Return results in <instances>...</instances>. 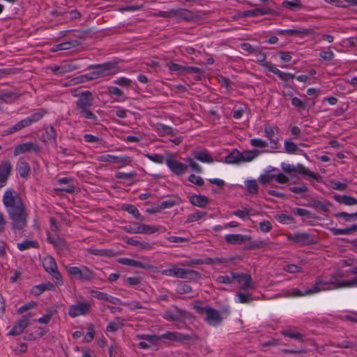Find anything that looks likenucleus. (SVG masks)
Returning <instances> with one entry per match:
<instances>
[{
    "instance_id": "1",
    "label": "nucleus",
    "mask_w": 357,
    "mask_h": 357,
    "mask_svg": "<svg viewBox=\"0 0 357 357\" xmlns=\"http://www.w3.org/2000/svg\"><path fill=\"white\" fill-rule=\"evenodd\" d=\"M3 203L11 220L13 230H22L26 226L28 213L22 198L17 192L7 190L3 196Z\"/></svg>"
},
{
    "instance_id": "2",
    "label": "nucleus",
    "mask_w": 357,
    "mask_h": 357,
    "mask_svg": "<svg viewBox=\"0 0 357 357\" xmlns=\"http://www.w3.org/2000/svg\"><path fill=\"white\" fill-rule=\"evenodd\" d=\"M344 274L342 271H337L331 275H322L317 277L314 284L310 292L314 294L322 291L334 290L341 288L357 287V275L349 280H344Z\"/></svg>"
},
{
    "instance_id": "3",
    "label": "nucleus",
    "mask_w": 357,
    "mask_h": 357,
    "mask_svg": "<svg viewBox=\"0 0 357 357\" xmlns=\"http://www.w3.org/2000/svg\"><path fill=\"white\" fill-rule=\"evenodd\" d=\"M93 100V95L89 91L81 93L76 102L75 112L84 119L96 121L97 116L91 110Z\"/></svg>"
},
{
    "instance_id": "4",
    "label": "nucleus",
    "mask_w": 357,
    "mask_h": 357,
    "mask_svg": "<svg viewBox=\"0 0 357 357\" xmlns=\"http://www.w3.org/2000/svg\"><path fill=\"white\" fill-rule=\"evenodd\" d=\"M91 68L94 69V70L89 74L82 76V79H84L86 81L114 75L119 72V68L116 66V63L112 62H107L95 66H91Z\"/></svg>"
},
{
    "instance_id": "5",
    "label": "nucleus",
    "mask_w": 357,
    "mask_h": 357,
    "mask_svg": "<svg viewBox=\"0 0 357 357\" xmlns=\"http://www.w3.org/2000/svg\"><path fill=\"white\" fill-rule=\"evenodd\" d=\"M155 16L165 18H177L187 22L193 21L197 18V15L184 8L171 9L168 11H159Z\"/></svg>"
},
{
    "instance_id": "6",
    "label": "nucleus",
    "mask_w": 357,
    "mask_h": 357,
    "mask_svg": "<svg viewBox=\"0 0 357 357\" xmlns=\"http://www.w3.org/2000/svg\"><path fill=\"white\" fill-rule=\"evenodd\" d=\"M45 112L40 109L38 112L33 113L31 116L20 121L15 123L13 126L9 128L6 131V135H11L15 132L20 131L24 128L31 126L32 123L38 121L43 118Z\"/></svg>"
},
{
    "instance_id": "7",
    "label": "nucleus",
    "mask_w": 357,
    "mask_h": 357,
    "mask_svg": "<svg viewBox=\"0 0 357 357\" xmlns=\"http://www.w3.org/2000/svg\"><path fill=\"white\" fill-rule=\"evenodd\" d=\"M195 309L200 314H205V320L211 326H217L222 321L220 312L211 307H202L196 305H195Z\"/></svg>"
},
{
    "instance_id": "8",
    "label": "nucleus",
    "mask_w": 357,
    "mask_h": 357,
    "mask_svg": "<svg viewBox=\"0 0 357 357\" xmlns=\"http://www.w3.org/2000/svg\"><path fill=\"white\" fill-rule=\"evenodd\" d=\"M123 228L126 232L130 234H151L158 231V229L155 227L136 222H131Z\"/></svg>"
},
{
    "instance_id": "9",
    "label": "nucleus",
    "mask_w": 357,
    "mask_h": 357,
    "mask_svg": "<svg viewBox=\"0 0 357 357\" xmlns=\"http://www.w3.org/2000/svg\"><path fill=\"white\" fill-rule=\"evenodd\" d=\"M43 266L45 270L54 278L59 284L62 282V277L58 271L56 263L54 259L51 256L44 257Z\"/></svg>"
},
{
    "instance_id": "10",
    "label": "nucleus",
    "mask_w": 357,
    "mask_h": 357,
    "mask_svg": "<svg viewBox=\"0 0 357 357\" xmlns=\"http://www.w3.org/2000/svg\"><path fill=\"white\" fill-rule=\"evenodd\" d=\"M68 273L81 280H90L94 278V273L86 266L70 267L68 269Z\"/></svg>"
},
{
    "instance_id": "11",
    "label": "nucleus",
    "mask_w": 357,
    "mask_h": 357,
    "mask_svg": "<svg viewBox=\"0 0 357 357\" xmlns=\"http://www.w3.org/2000/svg\"><path fill=\"white\" fill-rule=\"evenodd\" d=\"M99 160L101 162H109L118 165V167L121 168L131 163L132 160L129 156H115L112 155H103L100 156Z\"/></svg>"
},
{
    "instance_id": "12",
    "label": "nucleus",
    "mask_w": 357,
    "mask_h": 357,
    "mask_svg": "<svg viewBox=\"0 0 357 357\" xmlns=\"http://www.w3.org/2000/svg\"><path fill=\"white\" fill-rule=\"evenodd\" d=\"M91 307V305L89 303L79 302L70 307L68 314L71 317L85 315L89 312Z\"/></svg>"
},
{
    "instance_id": "13",
    "label": "nucleus",
    "mask_w": 357,
    "mask_h": 357,
    "mask_svg": "<svg viewBox=\"0 0 357 357\" xmlns=\"http://www.w3.org/2000/svg\"><path fill=\"white\" fill-rule=\"evenodd\" d=\"M288 239L303 245H313L317 243L315 238L307 233H295L289 236Z\"/></svg>"
},
{
    "instance_id": "14",
    "label": "nucleus",
    "mask_w": 357,
    "mask_h": 357,
    "mask_svg": "<svg viewBox=\"0 0 357 357\" xmlns=\"http://www.w3.org/2000/svg\"><path fill=\"white\" fill-rule=\"evenodd\" d=\"M40 151V148L36 142H29L17 145L15 147L13 154L17 156L26 152L38 153Z\"/></svg>"
},
{
    "instance_id": "15",
    "label": "nucleus",
    "mask_w": 357,
    "mask_h": 357,
    "mask_svg": "<svg viewBox=\"0 0 357 357\" xmlns=\"http://www.w3.org/2000/svg\"><path fill=\"white\" fill-rule=\"evenodd\" d=\"M13 165L9 160H4L0 163V188L6 185L11 174Z\"/></svg>"
},
{
    "instance_id": "16",
    "label": "nucleus",
    "mask_w": 357,
    "mask_h": 357,
    "mask_svg": "<svg viewBox=\"0 0 357 357\" xmlns=\"http://www.w3.org/2000/svg\"><path fill=\"white\" fill-rule=\"evenodd\" d=\"M162 337L164 339L176 342L190 341L197 339V336L195 335H190L177 332H167L165 334H162Z\"/></svg>"
},
{
    "instance_id": "17",
    "label": "nucleus",
    "mask_w": 357,
    "mask_h": 357,
    "mask_svg": "<svg viewBox=\"0 0 357 357\" xmlns=\"http://www.w3.org/2000/svg\"><path fill=\"white\" fill-rule=\"evenodd\" d=\"M176 278L188 280H197L201 278V273L194 270L176 267Z\"/></svg>"
},
{
    "instance_id": "18",
    "label": "nucleus",
    "mask_w": 357,
    "mask_h": 357,
    "mask_svg": "<svg viewBox=\"0 0 357 357\" xmlns=\"http://www.w3.org/2000/svg\"><path fill=\"white\" fill-rule=\"evenodd\" d=\"M277 33L280 36L288 35L290 36L303 37L312 33V30L309 29L299 28L296 29L279 30Z\"/></svg>"
},
{
    "instance_id": "19",
    "label": "nucleus",
    "mask_w": 357,
    "mask_h": 357,
    "mask_svg": "<svg viewBox=\"0 0 357 357\" xmlns=\"http://www.w3.org/2000/svg\"><path fill=\"white\" fill-rule=\"evenodd\" d=\"M163 317L168 321H181L183 319L188 318V313L185 311L176 308L175 312L166 311Z\"/></svg>"
},
{
    "instance_id": "20",
    "label": "nucleus",
    "mask_w": 357,
    "mask_h": 357,
    "mask_svg": "<svg viewBox=\"0 0 357 357\" xmlns=\"http://www.w3.org/2000/svg\"><path fill=\"white\" fill-rule=\"evenodd\" d=\"M167 165L176 175H181L185 173L188 169V166L182 162L174 160L169 159L167 160Z\"/></svg>"
},
{
    "instance_id": "21",
    "label": "nucleus",
    "mask_w": 357,
    "mask_h": 357,
    "mask_svg": "<svg viewBox=\"0 0 357 357\" xmlns=\"http://www.w3.org/2000/svg\"><path fill=\"white\" fill-rule=\"evenodd\" d=\"M58 183L65 186H61L55 188L56 191H63L68 193H73L75 191V186L73 184V179L69 177L61 178L58 180Z\"/></svg>"
},
{
    "instance_id": "22",
    "label": "nucleus",
    "mask_w": 357,
    "mask_h": 357,
    "mask_svg": "<svg viewBox=\"0 0 357 357\" xmlns=\"http://www.w3.org/2000/svg\"><path fill=\"white\" fill-rule=\"evenodd\" d=\"M250 239V236L242 234H227L225 236V240L227 243L232 245L243 244L246 240Z\"/></svg>"
},
{
    "instance_id": "23",
    "label": "nucleus",
    "mask_w": 357,
    "mask_h": 357,
    "mask_svg": "<svg viewBox=\"0 0 357 357\" xmlns=\"http://www.w3.org/2000/svg\"><path fill=\"white\" fill-rule=\"evenodd\" d=\"M29 320L26 317H23L15 324L12 330L8 333L10 335H17L21 334L24 329L28 326Z\"/></svg>"
},
{
    "instance_id": "24",
    "label": "nucleus",
    "mask_w": 357,
    "mask_h": 357,
    "mask_svg": "<svg viewBox=\"0 0 357 357\" xmlns=\"http://www.w3.org/2000/svg\"><path fill=\"white\" fill-rule=\"evenodd\" d=\"M190 202L193 205L198 207H205L208 203L207 197L202 195H193L189 197Z\"/></svg>"
},
{
    "instance_id": "25",
    "label": "nucleus",
    "mask_w": 357,
    "mask_h": 357,
    "mask_svg": "<svg viewBox=\"0 0 357 357\" xmlns=\"http://www.w3.org/2000/svg\"><path fill=\"white\" fill-rule=\"evenodd\" d=\"M265 137L270 141V146L273 149H278L280 143L278 139H275V132L271 126H266L264 128Z\"/></svg>"
},
{
    "instance_id": "26",
    "label": "nucleus",
    "mask_w": 357,
    "mask_h": 357,
    "mask_svg": "<svg viewBox=\"0 0 357 357\" xmlns=\"http://www.w3.org/2000/svg\"><path fill=\"white\" fill-rule=\"evenodd\" d=\"M260 153L261 151L257 149L247 150L240 152L241 163L253 160L260 154Z\"/></svg>"
},
{
    "instance_id": "27",
    "label": "nucleus",
    "mask_w": 357,
    "mask_h": 357,
    "mask_svg": "<svg viewBox=\"0 0 357 357\" xmlns=\"http://www.w3.org/2000/svg\"><path fill=\"white\" fill-rule=\"evenodd\" d=\"M17 169L20 176L22 178H26L30 172V167L23 158L19 159Z\"/></svg>"
},
{
    "instance_id": "28",
    "label": "nucleus",
    "mask_w": 357,
    "mask_h": 357,
    "mask_svg": "<svg viewBox=\"0 0 357 357\" xmlns=\"http://www.w3.org/2000/svg\"><path fill=\"white\" fill-rule=\"evenodd\" d=\"M334 199L340 203L346 206H353L357 204V199L349 195H335L333 196Z\"/></svg>"
},
{
    "instance_id": "29",
    "label": "nucleus",
    "mask_w": 357,
    "mask_h": 357,
    "mask_svg": "<svg viewBox=\"0 0 357 357\" xmlns=\"http://www.w3.org/2000/svg\"><path fill=\"white\" fill-rule=\"evenodd\" d=\"M295 169V172H297L302 175L307 176L314 180L318 181L319 179L321 178L319 174L312 172L309 169L305 167L301 164H298L297 165H296Z\"/></svg>"
},
{
    "instance_id": "30",
    "label": "nucleus",
    "mask_w": 357,
    "mask_h": 357,
    "mask_svg": "<svg viewBox=\"0 0 357 357\" xmlns=\"http://www.w3.org/2000/svg\"><path fill=\"white\" fill-rule=\"evenodd\" d=\"M56 131L53 126L47 128L45 133L42 135V141L44 142H50L56 144Z\"/></svg>"
},
{
    "instance_id": "31",
    "label": "nucleus",
    "mask_w": 357,
    "mask_h": 357,
    "mask_svg": "<svg viewBox=\"0 0 357 357\" xmlns=\"http://www.w3.org/2000/svg\"><path fill=\"white\" fill-rule=\"evenodd\" d=\"M224 162L227 164H240V151L237 149H233L230 153L225 157Z\"/></svg>"
},
{
    "instance_id": "32",
    "label": "nucleus",
    "mask_w": 357,
    "mask_h": 357,
    "mask_svg": "<svg viewBox=\"0 0 357 357\" xmlns=\"http://www.w3.org/2000/svg\"><path fill=\"white\" fill-rule=\"evenodd\" d=\"M54 288V286L51 282H48L46 283L40 284L39 285L34 286L31 289V294L35 296L41 294L46 290H52Z\"/></svg>"
},
{
    "instance_id": "33",
    "label": "nucleus",
    "mask_w": 357,
    "mask_h": 357,
    "mask_svg": "<svg viewBox=\"0 0 357 357\" xmlns=\"http://www.w3.org/2000/svg\"><path fill=\"white\" fill-rule=\"evenodd\" d=\"M245 244V250H255L259 248H262L265 247L267 243L264 241H252L251 236H250V239L246 240Z\"/></svg>"
},
{
    "instance_id": "34",
    "label": "nucleus",
    "mask_w": 357,
    "mask_h": 357,
    "mask_svg": "<svg viewBox=\"0 0 357 357\" xmlns=\"http://www.w3.org/2000/svg\"><path fill=\"white\" fill-rule=\"evenodd\" d=\"M193 155L196 160L202 162L211 163L213 162V158L208 154L207 151H199L195 152Z\"/></svg>"
},
{
    "instance_id": "35",
    "label": "nucleus",
    "mask_w": 357,
    "mask_h": 357,
    "mask_svg": "<svg viewBox=\"0 0 357 357\" xmlns=\"http://www.w3.org/2000/svg\"><path fill=\"white\" fill-rule=\"evenodd\" d=\"M20 95L14 92H6L0 93V100L6 103H13L18 98Z\"/></svg>"
},
{
    "instance_id": "36",
    "label": "nucleus",
    "mask_w": 357,
    "mask_h": 357,
    "mask_svg": "<svg viewBox=\"0 0 357 357\" xmlns=\"http://www.w3.org/2000/svg\"><path fill=\"white\" fill-rule=\"evenodd\" d=\"M308 206L314 208H320L323 211L327 212L328 211L329 206H331V204L328 201L322 202L317 199H312L310 204Z\"/></svg>"
},
{
    "instance_id": "37",
    "label": "nucleus",
    "mask_w": 357,
    "mask_h": 357,
    "mask_svg": "<svg viewBox=\"0 0 357 357\" xmlns=\"http://www.w3.org/2000/svg\"><path fill=\"white\" fill-rule=\"evenodd\" d=\"M123 209L129 213L132 214L136 219L142 221L144 220V218L141 215L136 206L132 204H125L123 206Z\"/></svg>"
},
{
    "instance_id": "38",
    "label": "nucleus",
    "mask_w": 357,
    "mask_h": 357,
    "mask_svg": "<svg viewBox=\"0 0 357 357\" xmlns=\"http://www.w3.org/2000/svg\"><path fill=\"white\" fill-rule=\"evenodd\" d=\"M241 284V285L240 288L241 289L244 291L254 289L255 288V284L250 274H248L245 276V278L243 280V282Z\"/></svg>"
},
{
    "instance_id": "39",
    "label": "nucleus",
    "mask_w": 357,
    "mask_h": 357,
    "mask_svg": "<svg viewBox=\"0 0 357 357\" xmlns=\"http://www.w3.org/2000/svg\"><path fill=\"white\" fill-rule=\"evenodd\" d=\"M137 337L139 340H146L149 342L152 343V344H155L158 342H159L160 340L164 339L162 337V335H156L142 334V335H138Z\"/></svg>"
},
{
    "instance_id": "40",
    "label": "nucleus",
    "mask_w": 357,
    "mask_h": 357,
    "mask_svg": "<svg viewBox=\"0 0 357 357\" xmlns=\"http://www.w3.org/2000/svg\"><path fill=\"white\" fill-rule=\"evenodd\" d=\"M17 248L21 250V251H24V250H28L31 248H36L38 247V243L35 241H24L22 243H17Z\"/></svg>"
},
{
    "instance_id": "41",
    "label": "nucleus",
    "mask_w": 357,
    "mask_h": 357,
    "mask_svg": "<svg viewBox=\"0 0 357 357\" xmlns=\"http://www.w3.org/2000/svg\"><path fill=\"white\" fill-rule=\"evenodd\" d=\"M157 130L159 132H162V135H175L176 134V131L173 128L166 126L162 123H158L157 124Z\"/></svg>"
},
{
    "instance_id": "42",
    "label": "nucleus",
    "mask_w": 357,
    "mask_h": 357,
    "mask_svg": "<svg viewBox=\"0 0 357 357\" xmlns=\"http://www.w3.org/2000/svg\"><path fill=\"white\" fill-rule=\"evenodd\" d=\"M82 42L78 40H71L60 43L62 50H68L79 46Z\"/></svg>"
},
{
    "instance_id": "43",
    "label": "nucleus",
    "mask_w": 357,
    "mask_h": 357,
    "mask_svg": "<svg viewBox=\"0 0 357 357\" xmlns=\"http://www.w3.org/2000/svg\"><path fill=\"white\" fill-rule=\"evenodd\" d=\"M282 6L288 9L292 10H296L298 9H301L303 8L302 3L298 0H295L294 1H284L282 2Z\"/></svg>"
},
{
    "instance_id": "44",
    "label": "nucleus",
    "mask_w": 357,
    "mask_h": 357,
    "mask_svg": "<svg viewBox=\"0 0 357 357\" xmlns=\"http://www.w3.org/2000/svg\"><path fill=\"white\" fill-rule=\"evenodd\" d=\"M122 326H123L122 319H121V318H119V317H116V321H111L109 323V324L107 326L106 330L108 332H116Z\"/></svg>"
},
{
    "instance_id": "45",
    "label": "nucleus",
    "mask_w": 357,
    "mask_h": 357,
    "mask_svg": "<svg viewBox=\"0 0 357 357\" xmlns=\"http://www.w3.org/2000/svg\"><path fill=\"white\" fill-rule=\"evenodd\" d=\"M245 183L247 190L250 194L255 195L258 192L259 186L256 180H248Z\"/></svg>"
},
{
    "instance_id": "46",
    "label": "nucleus",
    "mask_w": 357,
    "mask_h": 357,
    "mask_svg": "<svg viewBox=\"0 0 357 357\" xmlns=\"http://www.w3.org/2000/svg\"><path fill=\"white\" fill-rule=\"evenodd\" d=\"M206 215V212L204 211H197L194 213L190 214L188 216L186 222H192L200 220Z\"/></svg>"
},
{
    "instance_id": "47",
    "label": "nucleus",
    "mask_w": 357,
    "mask_h": 357,
    "mask_svg": "<svg viewBox=\"0 0 357 357\" xmlns=\"http://www.w3.org/2000/svg\"><path fill=\"white\" fill-rule=\"evenodd\" d=\"M239 303H250L253 301V298L250 294H245L238 292L236 294Z\"/></svg>"
},
{
    "instance_id": "48",
    "label": "nucleus",
    "mask_w": 357,
    "mask_h": 357,
    "mask_svg": "<svg viewBox=\"0 0 357 357\" xmlns=\"http://www.w3.org/2000/svg\"><path fill=\"white\" fill-rule=\"evenodd\" d=\"M282 334L285 337L296 339L301 342L303 340V335L299 333H295L289 330H285L282 331Z\"/></svg>"
},
{
    "instance_id": "49",
    "label": "nucleus",
    "mask_w": 357,
    "mask_h": 357,
    "mask_svg": "<svg viewBox=\"0 0 357 357\" xmlns=\"http://www.w3.org/2000/svg\"><path fill=\"white\" fill-rule=\"evenodd\" d=\"M136 175L137 174L135 172H131L129 173L117 172L115 174V177L117 179L132 180L135 178Z\"/></svg>"
},
{
    "instance_id": "50",
    "label": "nucleus",
    "mask_w": 357,
    "mask_h": 357,
    "mask_svg": "<svg viewBox=\"0 0 357 357\" xmlns=\"http://www.w3.org/2000/svg\"><path fill=\"white\" fill-rule=\"evenodd\" d=\"M293 213L296 215L298 216H305L308 218H313L314 216L312 215V213L306 209L301 208H296L293 210Z\"/></svg>"
},
{
    "instance_id": "51",
    "label": "nucleus",
    "mask_w": 357,
    "mask_h": 357,
    "mask_svg": "<svg viewBox=\"0 0 357 357\" xmlns=\"http://www.w3.org/2000/svg\"><path fill=\"white\" fill-rule=\"evenodd\" d=\"M89 252L96 256H112L113 251L110 250L90 249Z\"/></svg>"
},
{
    "instance_id": "52",
    "label": "nucleus",
    "mask_w": 357,
    "mask_h": 357,
    "mask_svg": "<svg viewBox=\"0 0 357 357\" xmlns=\"http://www.w3.org/2000/svg\"><path fill=\"white\" fill-rule=\"evenodd\" d=\"M284 149L289 153H294L298 150V148L295 143L286 140L284 142Z\"/></svg>"
},
{
    "instance_id": "53",
    "label": "nucleus",
    "mask_w": 357,
    "mask_h": 357,
    "mask_svg": "<svg viewBox=\"0 0 357 357\" xmlns=\"http://www.w3.org/2000/svg\"><path fill=\"white\" fill-rule=\"evenodd\" d=\"M336 218H342L347 222H350L351 218L357 219V212L354 213H347L346 212H341L335 215Z\"/></svg>"
},
{
    "instance_id": "54",
    "label": "nucleus",
    "mask_w": 357,
    "mask_h": 357,
    "mask_svg": "<svg viewBox=\"0 0 357 357\" xmlns=\"http://www.w3.org/2000/svg\"><path fill=\"white\" fill-rule=\"evenodd\" d=\"M185 72L188 73H195L197 74L195 79L197 80H201V75L204 73V71L197 67H192V66H186Z\"/></svg>"
},
{
    "instance_id": "55",
    "label": "nucleus",
    "mask_w": 357,
    "mask_h": 357,
    "mask_svg": "<svg viewBox=\"0 0 357 357\" xmlns=\"http://www.w3.org/2000/svg\"><path fill=\"white\" fill-rule=\"evenodd\" d=\"M277 220L283 224H290L294 222V219L293 217L282 213L277 216Z\"/></svg>"
},
{
    "instance_id": "56",
    "label": "nucleus",
    "mask_w": 357,
    "mask_h": 357,
    "mask_svg": "<svg viewBox=\"0 0 357 357\" xmlns=\"http://www.w3.org/2000/svg\"><path fill=\"white\" fill-rule=\"evenodd\" d=\"M167 65L168 66L169 69L171 71H176L179 73H183L185 72V70H186V66H181V65L177 64V63H167Z\"/></svg>"
},
{
    "instance_id": "57",
    "label": "nucleus",
    "mask_w": 357,
    "mask_h": 357,
    "mask_svg": "<svg viewBox=\"0 0 357 357\" xmlns=\"http://www.w3.org/2000/svg\"><path fill=\"white\" fill-rule=\"evenodd\" d=\"M250 210L247 208H243L241 210H236L232 212V214L238 216L242 219H245L250 215Z\"/></svg>"
},
{
    "instance_id": "58",
    "label": "nucleus",
    "mask_w": 357,
    "mask_h": 357,
    "mask_svg": "<svg viewBox=\"0 0 357 357\" xmlns=\"http://www.w3.org/2000/svg\"><path fill=\"white\" fill-rule=\"evenodd\" d=\"M336 347L338 348H344V349H350V348H355L357 346V344L354 342L344 340L341 343H337L336 344H333Z\"/></svg>"
},
{
    "instance_id": "59",
    "label": "nucleus",
    "mask_w": 357,
    "mask_h": 357,
    "mask_svg": "<svg viewBox=\"0 0 357 357\" xmlns=\"http://www.w3.org/2000/svg\"><path fill=\"white\" fill-rule=\"evenodd\" d=\"M250 144L255 147L265 148L268 146V143L258 138H254L250 140Z\"/></svg>"
},
{
    "instance_id": "60",
    "label": "nucleus",
    "mask_w": 357,
    "mask_h": 357,
    "mask_svg": "<svg viewBox=\"0 0 357 357\" xmlns=\"http://www.w3.org/2000/svg\"><path fill=\"white\" fill-rule=\"evenodd\" d=\"M283 270L290 273H300L302 271L301 267L295 264L286 265L284 266Z\"/></svg>"
},
{
    "instance_id": "61",
    "label": "nucleus",
    "mask_w": 357,
    "mask_h": 357,
    "mask_svg": "<svg viewBox=\"0 0 357 357\" xmlns=\"http://www.w3.org/2000/svg\"><path fill=\"white\" fill-rule=\"evenodd\" d=\"M146 157L148 158L150 160L157 162V163H162L164 162L165 158L163 155L160 154H147Z\"/></svg>"
},
{
    "instance_id": "62",
    "label": "nucleus",
    "mask_w": 357,
    "mask_h": 357,
    "mask_svg": "<svg viewBox=\"0 0 357 357\" xmlns=\"http://www.w3.org/2000/svg\"><path fill=\"white\" fill-rule=\"evenodd\" d=\"M123 305L128 307L131 310L143 309L144 307L138 301H132L129 303H123Z\"/></svg>"
},
{
    "instance_id": "63",
    "label": "nucleus",
    "mask_w": 357,
    "mask_h": 357,
    "mask_svg": "<svg viewBox=\"0 0 357 357\" xmlns=\"http://www.w3.org/2000/svg\"><path fill=\"white\" fill-rule=\"evenodd\" d=\"M248 273H236L231 272V279L233 280H236L238 283H241L243 280L245 278Z\"/></svg>"
},
{
    "instance_id": "64",
    "label": "nucleus",
    "mask_w": 357,
    "mask_h": 357,
    "mask_svg": "<svg viewBox=\"0 0 357 357\" xmlns=\"http://www.w3.org/2000/svg\"><path fill=\"white\" fill-rule=\"evenodd\" d=\"M241 47L243 51L250 54H254L259 52V49L253 47L250 44L244 43L241 45Z\"/></svg>"
}]
</instances>
